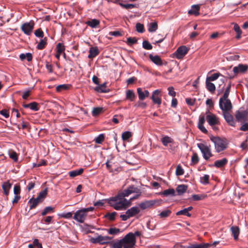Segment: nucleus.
<instances>
[{
    "instance_id": "obj_1",
    "label": "nucleus",
    "mask_w": 248,
    "mask_h": 248,
    "mask_svg": "<svg viewBox=\"0 0 248 248\" xmlns=\"http://www.w3.org/2000/svg\"><path fill=\"white\" fill-rule=\"evenodd\" d=\"M109 205L117 210L125 209L130 205V202L118 194L117 196L108 200Z\"/></svg>"
},
{
    "instance_id": "obj_56",
    "label": "nucleus",
    "mask_w": 248,
    "mask_h": 248,
    "mask_svg": "<svg viewBox=\"0 0 248 248\" xmlns=\"http://www.w3.org/2000/svg\"><path fill=\"white\" fill-rule=\"evenodd\" d=\"M175 173L176 175L181 176L184 174V171L183 168L180 165H178L176 169Z\"/></svg>"
},
{
    "instance_id": "obj_23",
    "label": "nucleus",
    "mask_w": 248,
    "mask_h": 248,
    "mask_svg": "<svg viewBox=\"0 0 248 248\" xmlns=\"http://www.w3.org/2000/svg\"><path fill=\"white\" fill-rule=\"evenodd\" d=\"M149 58L150 60L156 65L161 66L162 65V61L158 55H153L150 54L149 55Z\"/></svg>"
},
{
    "instance_id": "obj_36",
    "label": "nucleus",
    "mask_w": 248,
    "mask_h": 248,
    "mask_svg": "<svg viewBox=\"0 0 248 248\" xmlns=\"http://www.w3.org/2000/svg\"><path fill=\"white\" fill-rule=\"evenodd\" d=\"M158 28V25L156 22H151L148 25V31L150 32H155Z\"/></svg>"
},
{
    "instance_id": "obj_35",
    "label": "nucleus",
    "mask_w": 248,
    "mask_h": 248,
    "mask_svg": "<svg viewBox=\"0 0 248 248\" xmlns=\"http://www.w3.org/2000/svg\"><path fill=\"white\" fill-rule=\"evenodd\" d=\"M161 141L164 146H168L169 144L172 143L173 140L168 136H165L161 139Z\"/></svg>"
},
{
    "instance_id": "obj_64",
    "label": "nucleus",
    "mask_w": 248,
    "mask_h": 248,
    "mask_svg": "<svg viewBox=\"0 0 248 248\" xmlns=\"http://www.w3.org/2000/svg\"><path fill=\"white\" fill-rule=\"evenodd\" d=\"M240 130L243 131H248V123H245L244 124H243L241 126Z\"/></svg>"
},
{
    "instance_id": "obj_41",
    "label": "nucleus",
    "mask_w": 248,
    "mask_h": 248,
    "mask_svg": "<svg viewBox=\"0 0 248 248\" xmlns=\"http://www.w3.org/2000/svg\"><path fill=\"white\" fill-rule=\"evenodd\" d=\"M71 86L69 84H62L59 85L56 87V91L57 92H61L63 90H66L69 89Z\"/></svg>"
},
{
    "instance_id": "obj_62",
    "label": "nucleus",
    "mask_w": 248,
    "mask_h": 248,
    "mask_svg": "<svg viewBox=\"0 0 248 248\" xmlns=\"http://www.w3.org/2000/svg\"><path fill=\"white\" fill-rule=\"evenodd\" d=\"M35 35L37 37L43 38L44 36V32L41 29H38L34 32Z\"/></svg>"
},
{
    "instance_id": "obj_55",
    "label": "nucleus",
    "mask_w": 248,
    "mask_h": 248,
    "mask_svg": "<svg viewBox=\"0 0 248 248\" xmlns=\"http://www.w3.org/2000/svg\"><path fill=\"white\" fill-rule=\"evenodd\" d=\"M143 47L147 50H150L152 48V46L147 41H143L142 42Z\"/></svg>"
},
{
    "instance_id": "obj_14",
    "label": "nucleus",
    "mask_w": 248,
    "mask_h": 248,
    "mask_svg": "<svg viewBox=\"0 0 248 248\" xmlns=\"http://www.w3.org/2000/svg\"><path fill=\"white\" fill-rule=\"evenodd\" d=\"M248 70V66L247 64H239L237 66L233 68V72L235 75L239 73H244Z\"/></svg>"
},
{
    "instance_id": "obj_24",
    "label": "nucleus",
    "mask_w": 248,
    "mask_h": 248,
    "mask_svg": "<svg viewBox=\"0 0 248 248\" xmlns=\"http://www.w3.org/2000/svg\"><path fill=\"white\" fill-rule=\"evenodd\" d=\"M200 6L198 5H193L191 7V9L189 10L188 13L189 15H194L196 16H198L199 13Z\"/></svg>"
},
{
    "instance_id": "obj_15",
    "label": "nucleus",
    "mask_w": 248,
    "mask_h": 248,
    "mask_svg": "<svg viewBox=\"0 0 248 248\" xmlns=\"http://www.w3.org/2000/svg\"><path fill=\"white\" fill-rule=\"evenodd\" d=\"M205 122V117L203 115H201L199 116V122L198 124V128L203 133H207V130L203 126Z\"/></svg>"
},
{
    "instance_id": "obj_16",
    "label": "nucleus",
    "mask_w": 248,
    "mask_h": 248,
    "mask_svg": "<svg viewBox=\"0 0 248 248\" xmlns=\"http://www.w3.org/2000/svg\"><path fill=\"white\" fill-rule=\"evenodd\" d=\"M156 202L155 200L145 201L143 202L140 203L139 204V207L142 209H145L151 207Z\"/></svg>"
},
{
    "instance_id": "obj_26",
    "label": "nucleus",
    "mask_w": 248,
    "mask_h": 248,
    "mask_svg": "<svg viewBox=\"0 0 248 248\" xmlns=\"http://www.w3.org/2000/svg\"><path fill=\"white\" fill-rule=\"evenodd\" d=\"M187 186L185 185H180L176 187V191L179 195H181L186 192Z\"/></svg>"
},
{
    "instance_id": "obj_9",
    "label": "nucleus",
    "mask_w": 248,
    "mask_h": 248,
    "mask_svg": "<svg viewBox=\"0 0 248 248\" xmlns=\"http://www.w3.org/2000/svg\"><path fill=\"white\" fill-rule=\"evenodd\" d=\"M87 214L83 209L78 210L75 213L73 219L79 223H83L86 219Z\"/></svg>"
},
{
    "instance_id": "obj_53",
    "label": "nucleus",
    "mask_w": 248,
    "mask_h": 248,
    "mask_svg": "<svg viewBox=\"0 0 248 248\" xmlns=\"http://www.w3.org/2000/svg\"><path fill=\"white\" fill-rule=\"evenodd\" d=\"M46 44V42L45 39H41L37 46L38 49L41 50L43 49Z\"/></svg>"
},
{
    "instance_id": "obj_20",
    "label": "nucleus",
    "mask_w": 248,
    "mask_h": 248,
    "mask_svg": "<svg viewBox=\"0 0 248 248\" xmlns=\"http://www.w3.org/2000/svg\"><path fill=\"white\" fill-rule=\"evenodd\" d=\"M220 76L223 77L222 78L220 79V80L223 83L224 82V77L219 73H214L210 76H207L206 79L209 81H214Z\"/></svg>"
},
{
    "instance_id": "obj_7",
    "label": "nucleus",
    "mask_w": 248,
    "mask_h": 248,
    "mask_svg": "<svg viewBox=\"0 0 248 248\" xmlns=\"http://www.w3.org/2000/svg\"><path fill=\"white\" fill-rule=\"evenodd\" d=\"M112 237H111L100 235L95 237H92L90 239V242L94 244L98 243L101 245H104L109 243Z\"/></svg>"
},
{
    "instance_id": "obj_42",
    "label": "nucleus",
    "mask_w": 248,
    "mask_h": 248,
    "mask_svg": "<svg viewBox=\"0 0 248 248\" xmlns=\"http://www.w3.org/2000/svg\"><path fill=\"white\" fill-rule=\"evenodd\" d=\"M65 50V47L62 43H58L56 46V51L58 53L62 54Z\"/></svg>"
},
{
    "instance_id": "obj_32",
    "label": "nucleus",
    "mask_w": 248,
    "mask_h": 248,
    "mask_svg": "<svg viewBox=\"0 0 248 248\" xmlns=\"http://www.w3.org/2000/svg\"><path fill=\"white\" fill-rule=\"evenodd\" d=\"M47 194V188H46L44 190L40 192L36 198L40 201V202H42L44 201L45 198L46 197Z\"/></svg>"
},
{
    "instance_id": "obj_19",
    "label": "nucleus",
    "mask_w": 248,
    "mask_h": 248,
    "mask_svg": "<svg viewBox=\"0 0 248 248\" xmlns=\"http://www.w3.org/2000/svg\"><path fill=\"white\" fill-rule=\"evenodd\" d=\"M2 189L3 190V194L5 196L9 194V191L12 187V184L9 181L3 182L1 185Z\"/></svg>"
},
{
    "instance_id": "obj_10",
    "label": "nucleus",
    "mask_w": 248,
    "mask_h": 248,
    "mask_svg": "<svg viewBox=\"0 0 248 248\" xmlns=\"http://www.w3.org/2000/svg\"><path fill=\"white\" fill-rule=\"evenodd\" d=\"M140 189L137 187L132 185L128 186L126 189L124 190L122 192L119 193L124 198L127 197L129 195L134 193H139Z\"/></svg>"
},
{
    "instance_id": "obj_39",
    "label": "nucleus",
    "mask_w": 248,
    "mask_h": 248,
    "mask_svg": "<svg viewBox=\"0 0 248 248\" xmlns=\"http://www.w3.org/2000/svg\"><path fill=\"white\" fill-rule=\"evenodd\" d=\"M9 156L10 158L13 159L15 162L18 161V155L16 152L13 150L9 151Z\"/></svg>"
},
{
    "instance_id": "obj_6",
    "label": "nucleus",
    "mask_w": 248,
    "mask_h": 248,
    "mask_svg": "<svg viewBox=\"0 0 248 248\" xmlns=\"http://www.w3.org/2000/svg\"><path fill=\"white\" fill-rule=\"evenodd\" d=\"M219 106L223 112L230 111L232 108L231 100L228 98L224 99V97H221L219 99Z\"/></svg>"
},
{
    "instance_id": "obj_8",
    "label": "nucleus",
    "mask_w": 248,
    "mask_h": 248,
    "mask_svg": "<svg viewBox=\"0 0 248 248\" xmlns=\"http://www.w3.org/2000/svg\"><path fill=\"white\" fill-rule=\"evenodd\" d=\"M34 23L33 21L26 22L23 24L21 27V30L26 35H30L33 29Z\"/></svg>"
},
{
    "instance_id": "obj_37",
    "label": "nucleus",
    "mask_w": 248,
    "mask_h": 248,
    "mask_svg": "<svg viewBox=\"0 0 248 248\" xmlns=\"http://www.w3.org/2000/svg\"><path fill=\"white\" fill-rule=\"evenodd\" d=\"M175 191L173 188H170L166 189L162 192L161 193L162 195L165 196H174L175 195Z\"/></svg>"
},
{
    "instance_id": "obj_3",
    "label": "nucleus",
    "mask_w": 248,
    "mask_h": 248,
    "mask_svg": "<svg viewBox=\"0 0 248 248\" xmlns=\"http://www.w3.org/2000/svg\"><path fill=\"white\" fill-rule=\"evenodd\" d=\"M121 240L124 248H133L136 242V238H134L132 232L128 233Z\"/></svg>"
},
{
    "instance_id": "obj_28",
    "label": "nucleus",
    "mask_w": 248,
    "mask_h": 248,
    "mask_svg": "<svg viewBox=\"0 0 248 248\" xmlns=\"http://www.w3.org/2000/svg\"><path fill=\"white\" fill-rule=\"evenodd\" d=\"M228 160L224 158L221 160H216L214 163V165L217 168H221L224 166L227 163Z\"/></svg>"
},
{
    "instance_id": "obj_63",
    "label": "nucleus",
    "mask_w": 248,
    "mask_h": 248,
    "mask_svg": "<svg viewBox=\"0 0 248 248\" xmlns=\"http://www.w3.org/2000/svg\"><path fill=\"white\" fill-rule=\"evenodd\" d=\"M137 42V39L133 37H129L127 39L126 43L128 45L134 44Z\"/></svg>"
},
{
    "instance_id": "obj_30",
    "label": "nucleus",
    "mask_w": 248,
    "mask_h": 248,
    "mask_svg": "<svg viewBox=\"0 0 248 248\" xmlns=\"http://www.w3.org/2000/svg\"><path fill=\"white\" fill-rule=\"evenodd\" d=\"M231 230L232 234L234 237V239L236 240H237L240 233V230L239 228L236 226H232L231 228Z\"/></svg>"
},
{
    "instance_id": "obj_60",
    "label": "nucleus",
    "mask_w": 248,
    "mask_h": 248,
    "mask_svg": "<svg viewBox=\"0 0 248 248\" xmlns=\"http://www.w3.org/2000/svg\"><path fill=\"white\" fill-rule=\"evenodd\" d=\"M169 91L168 94L169 95L172 97H174L176 95V92L174 91V88L173 87H169L168 88Z\"/></svg>"
},
{
    "instance_id": "obj_59",
    "label": "nucleus",
    "mask_w": 248,
    "mask_h": 248,
    "mask_svg": "<svg viewBox=\"0 0 248 248\" xmlns=\"http://www.w3.org/2000/svg\"><path fill=\"white\" fill-rule=\"evenodd\" d=\"M205 197L203 195L194 194L192 195L193 200L194 201H199L203 199Z\"/></svg>"
},
{
    "instance_id": "obj_52",
    "label": "nucleus",
    "mask_w": 248,
    "mask_h": 248,
    "mask_svg": "<svg viewBox=\"0 0 248 248\" xmlns=\"http://www.w3.org/2000/svg\"><path fill=\"white\" fill-rule=\"evenodd\" d=\"M231 83H229L226 88L225 89V92L222 97H224V99H226L228 98L229 93L231 90Z\"/></svg>"
},
{
    "instance_id": "obj_5",
    "label": "nucleus",
    "mask_w": 248,
    "mask_h": 248,
    "mask_svg": "<svg viewBox=\"0 0 248 248\" xmlns=\"http://www.w3.org/2000/svg\"><path fill=\"white\" fill-rule=\"evenodd\" d=\"M208 114L206 116V119L208 124L212 126L214 130H217L218 128L216 126L220 124L219 118L214 114L208 111Z\"/></svg>"
},
{
    "instance_id": "obj_45",
    "label": "nucleus",
    "mask_w": 248,
    "mask_h": 248,
    "mask_svg": "<svg viewBox=\"0 0 248 248\" xmlns=\"http://www.w3.org/2000/svg\"><path fill=\"white\" fill-rule=\"evenodd\" d=\"M54 211V208L51 206H47L46 207L44 210L41 213L42 216H45L47 213L53 212Z\"/></svg>"
},
{
    "instance_id": "obj_51",
    "label": "nucleus",
    "mask_w": 248,
    "mask_h": 248,
    "mask_svg": "<svg viewBox=\"0 0 248 248\" xmlns=\"http://www.w3.org/2000/svg\"><path fill=\"white\" fill-rule=\"evenodd\" d=\"M111 248H124V245L121 240L118 241L114 243L111 246Z\"/></svg>"
},
{
    "instance_id": "obj_17",
    "label": "nucleus",
    "mask_w": 248,
    "mask_h": 248,
    "mask_svg": "<svg viewBox=\"0 0 248 248\" xmlns=\"http://www.w3.org/2000/svg\"><path fill=\"white\" fill-rule=\"evenodd\" d=\"M224 119L228 124L231 126H235V122L234 121L232 116L229 113V111L223 112Z\"/></svg>"
},
{
    "instance_id": "obj_34",
    "label": "nucleus",
    "mask_w": 248,
    "mask_h": 248,
    "mask_svg": "<svg viewBox=\"0 0 248 248\" xmlns=\"http://www.w3.org/2000/svg\"><path fill=\"white\" fill-rule=\"evenodd\" d=\"M136 98V95L133 91L128 90L126 92V98L130 101H133Z\"/></svg>"
},
{
    "instance_id": "obj_29",
    "label": "nucleus",
    "mask_w": 248,
    "mask_h": 248,
    "mask_svg": "<svg viewBox=\"0 0 248 248\" xmlns=\"http://www.w3.org/2000/svg\"><path fill=\"white\" fill-rule=\"evenodd\" d=\"M99 53L98 49L97 47H92L89 50V58H93L97 56Z\"/></svg>"
},
{
    "instance_id": "obj_2",
    "label": "nucleus",
    "mask_w": 248,
    "mask_h": 248,
    "mask_svg": "<svg viewBox=\"0 0 248 248\" xmlns=\"http://www.w3.org/2000/svg\"><path fill=\"white\" fill-rule=\"evenodd\" d=\"M210 140L214 143L215 149L217 153L223 151L228 147V141L225 138L211 136L210 137Z\"/></svg>"
},
{
    "instance_id": "obj_18",
    "label": "nucleus",
    "mask_w": 248,
    "mask_h": 248,
    "mask_svg": "<svg viewBox=\"0 0 248 248\" xmlns=\"http://www.w3.org/2000/svg\"><path fill=\"white\" fill-rule=\"evenodd\" d=\"M137 93L139 95V99L140 100H143L145 97H148L150 93L148 90H145L143 92L141 88H139L137 89Z\"/></svg>"
},
{
    "instance_id": "obj_27",
    "label": "nucleus",
    "mask_w": 248,
    "mask_h": 248,
    "mask_svg": "<svg viewBox=\"0 0 248 248\" xmlns=\"http://www.w3.org/2000/svg\"><path fill=\"white\" fill-rule=\"evenodd\" d=\"M99 20L96 19H92L86 22V24L92 28H95L99 24Z\"/></svg>"
},
{
    "instance_id": "obj_33",
    "label": "nucleus",
    "mask_w": 248,
    "mask_h": 248,
    "mask_svg": "<svg viewBox=\"0 0 248 248\" xmlns=\"http://www.w3.org/2000/svg\"><path fill=\"white\" fill-rule=\"evenodd\" d=\"M206 87L207 89L211 93L215 92L216 90V86L215 84L211 81H209L206 79Z\"/></svg>"
},
{
    "instance_id": "obj_4",
    "label": "nucleus",
    "mask_w": 248,
    "mask_h": 248,
    "mask_svg": "<svg viewBox=\"0 0 248 248\" xmlns=\"http://www.w3.org/2000/svg\"><path fill=\"white\" fill-rule=\"evenodd\" d=\"M197 145L202 153V156L205 160H208L213 156L210 145H207L202 143H197Z\"/></svg>"
},
{
    "instance_id": "obj_13",
    "label": "nucleus",
    "mask_w": 248,
    "mask_h": 248,
    "mask_svg": "<svg viewBox=\"0 0 248 248\" xmlns=\"http://www.w3.org/2000/svg\"><path fill=\"white\" fill-rule=\"evenodd\" d=\"M161 91L159 90H155L152 93L151 99L155 104L160 105L161 104V99L160 98Z\"/></svg>"
},
{
    "instance_id": "obj_40",
    "label": "nucleus",
    "mask_w": 248,
    "mask_h": 248,
    "mask_svg": "<svg viewBox=\"0 0 248 248\" xmlns=\"http://www.w3.org/2000/svg\"><path fill=\"white\" fill-rule=\"evenodd\" d=\"M171 213V210L167 209L162 211L161 212H160V213L159 214V216L160 218H165L170 216Z\"/></svg>"
},
{
    "instance_id": "obj_38",
    "label": "nucleus",
    "mask_w": 248,
    "mask_h": 248,
    "mask_svg": "<svg viewBox=\"0 0 248 248\" xmlns=\"http://www.w3.org/2000/svg\"><path fill=\"white\" fill-rule=\"evenodd\" d=\"M121 232L119 229L116 228H110L108 230V233L111 235H116Z\"/></svg>"
},
{
    "instance_id": "obj_48",
    "label": "nucleus",
    "mask_w": 248,
    "mask_h": 248,
    "mask_svg": "<svg viewBox=\"0 0 248 248\" xmlns=\"http://www.w3.org/2000/svg\"><path fill=\"white\" fill-rule=\"evenodd\" d=\"M103 110L102 108H94L92 110V115L93 116H96L99 114Z\"/></svg>"
},
{
    "instance_id": "obj_31",
    "label": "nucleus",
    "mask_w": 248,
    "mask_h": 248,
    "mask_svg": "<svg viewBox=\"0 0 248 248\" xmlns=\"http://www.w3.org/2000/svg\"><path fill=\"white\" fill-rule=\"evenodd\" d=\"M83 169L80 168L78 170H76L69 172V175L71 177H75L81 174L83 172Z\"/></svg>"
},
{
    "instance_id": "obj_54",
    "label": "nucleus",
    "mask_w": 248,
    "mask_h": 248,
    "mask_svg": "<svg viewBox=\"0 0 248 248\" xmlns=\"http://www.w3.org/2000/svg\"><path fill=\"white\" fill-rule=\"evenodd\" d=\"M136 30L138 32L142 33L144 31V26L143 24L138 23L136 25Z\"/></svg>"
},
{
    "instance_id": "obj_57",
    "label": "nucleus",
    "mask_w": 248,
    "mask_h": 248,
    "mask_svg": "<svg viewBox=\"0 0 248 248\" xmlns=\"http://www.w3.org/2000/svg\"><path fill=\"white\" fill-rule=\"evenodd\" d=\"M199 157L197 154L194 153L193 154L191 157V163L193 164H196L199 162Z\"/></svg>"
},
{
    "instance_id": "obj_46",
    "label": "nucleus",
    "mask_w": 248,
    "mask_h": 248,
    "mask_svg": "<svg viewBox=\"0 0 248 248\" xmlns=\"http://www.w3.org/2000/svg\"><path fill=\"white\" fill-rule=\"evenodd\" d=\"M176 215L177 216L185 215V216H186L188 217H190L191 216V214H190L189 212H187V211L186 208H185L182 210H180L179 211H178L176 213Z\"/></svg>"
},
{
    "instance_id": "obj_49",
    "label": "nucleus",
    "mask_w": 248,
    "mask_h": 248,
    "mask_svg": "<svg viewBox=\"0 0 248 248\" xmlns=\"http://www.w3.org/2000/svg\"><path fill=\"white\" fill-rule=\"evenodd\" d=\"M209 176L207 174H205L200 178V182L203 184H207L209 183Z\"/></svg>"
},
{
    "instance_id": "obj_47",
    "label": "nucleus",
    "mask_w": 248,
    "mask_h": 248,
    "mask_svg": "<svg viewBox=\"0 0 248 248\" xmlns=\"http://www.w3.org/2000/svg\"><path fill=\"white\" fill-rule=\"evenodd\" d=\"M59 216L61 217L70 219L72 217L73 214L72 212H67V213H62V214H59Z\"/></svg>"
},
{
    "instance_id": "obj_50",
    "label": "nucleus",
    "mask_w": 248,
    "mask_h": 248,
    "mask_svg": "<svg viewBox=\"0 0 248 248\" xmlns=\"http://www.w3.org/2000/svg\"><path fill=\"white\" fill-rule=\"evenodd\" d=\"M132 136V134L129 131H125L123 133L122 135V139L124 140H127Z\"/></svg>"
},
{
    "instance_id": "obj_58",
    "label": "nucleus",
    "mask_w": 248,
    "mask_h": 248,
    "mask_svg": "<svg viewBox=\"0 0 248 248\" xmlns=\"http://www.w3.org/2000/svg\"><path fill=\"white\" fill-rule=\"evenodd\" d=\"M30 108L31 109L34 111L38 110L39 108L38 107V103L35 102L30 103Z\"/></svg>"
},
{
    "instance_id": "obj_12",
    "label": "nucleus",
    "mask_w": 248,
    "mask_h": 248,
    "mask_svg": "<svg viewBox=\"0 0 248 248\" xmlns=\"http://www.w3.org/2000/svg\"><path fill=\"white\" fill-rule=\"evenodd\" d=\"M235 117L238 122L245 120L248 117V111L243 109H239L237 111Z\"/></svg>"
},
{
    "instance_id": "obj_43",
    "label": "nucleus",
    "mask_w": 248,
    "mask_h": 248,
    "mask_svg": "<svg viewBox=\"0 0 248 248\" xmlns=\"http://www.w3.org/2000/svg\"><path fill=\"white\" fill-rule=\"evenodd\" d=\"M105 136L103 134L99 135L94 139V141L96 143L101 144L104 140Z\"/></svg>"
},
{
    "instance_id": "obj_22",
    "label": "nucleus",
    "mask_w": 248,
    "mask_h": 248,
    "mask_svg": "<svg viewBox=\"0 0 248 248\" xmlns=\"http://www.w3.org/2000/svg\"><path fill=\"white\" fill-rule=\"evenodd\" d=\"M126 211L127 214H128L129 216L131 217L139 213L140 210L138 206H135L129 209Z\"/></svg>"
},
{
    "instance_id": "obj_44",
    "label": "nucleus",
    "mask_w": 248,
    "mask_h": 248,
    "mask_svg": "<svg viewBox=\"0 0 248 248\" xmlns=\"http://www.w3.org/2000/svg\"><path fill=\"white\" fill-rule=\"evenodd\" d=\"M119 4L123 8L126 9H132L136 7V5L133 4H124L121 2H119Z\"/></svg>"
},
{
    "instance_id": "obj_21",
    "label": "nucleus",
    "mask_w": 248,
    "mask_h": 248,
    "mask_svg": "<svg viewBox=\"0 0 248 248\" xmlns=\"http://www.w3.org/2000/svg\"><path fill=\"white\" fill-rule=\"evenodd\" d=\"M41 202L37 198H32L29 200L28 204L29 205L30 209H32L35 208Z\"/></svg>"
},
{
    "instance_id": "obj_61",
    "label": "nucleus",
    "mask_w": 248,
    "mask_h": 248,
    "mask_svg": "<svg viewBox=\"0 0 248 248\" xmlns=\"http://www.w3.org/2000/svg\"><path fill=\"white\" fill-rule=\"evenodd\" d=\"M116 215V213L115 212H113L111 213H108L106 215V217L108 218L110 220H113L115 219V216Z\"/></svg>"
},
{
    "instance_id": "obj_11",
    "label": "nucleus",
    "mask_w": 248,
    "mask_h": 248,
    "mask_svg": "<svg viewBox=\"0 0 248 248\" xmlns=\"http://www.w3.org/2000/svg\"><path fill=\"white\" fill-rule=\"evenodd\" d=\"M188 49L186 46H182L179 47L174 53L175 57L178 59H182L187 53Z\"/></svg>"
},
{
    "instance_id": "obj_25",
    "label": "nucleus",
    "mask_w": 248,
    "mask_h": 248,
    "mask_svg": "<svg viewBox=\"0 0 248 248\" xmlns=\"http://www.w3.org/2000/svg\"><path fill=\"white\" fill-rule=\"evenodd\" d=\"M106 84V82H104L100 85L98 84V86L95 88L94 90L99 93H107L108 90L107 89Z\"/></svg>"
}]
</instances>
